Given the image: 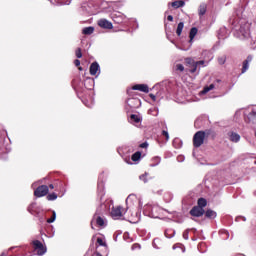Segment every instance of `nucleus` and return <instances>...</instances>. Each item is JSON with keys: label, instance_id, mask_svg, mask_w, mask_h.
Returning a JSON list of instances; mask_svg holds the SVG:
<instances>
[{"label": "nucleus", "instance_id": "4be33fe9", "mask_svg": "<svg viewBox=\"0 0 256 256\" xmlns=\"http://www.w3.org/2000/svg\"><path fill=\"white\" fill-rule=\"evenodd\" d=\"M95 28L93 26L85 27L82 30L83 35H93Z\"/></svg>", "mask_w": 256, "mask_h": 256}, {"label": "nucleus", "instance_id": "473e14b6", "mask_svg": "<svg viewBox=\"0 0 256 256\" xmlns=\"http://www.w3.org/2000/svg\"><path fill=\"white\" fill-rule=\"evenodd\" d=\"M152 161L154 162L153 164H150V167H157V165H159V163H161V158L160 157H154L152 159Z\"/></svg>", "mask_w": 256, "mask_h": 256}, {"label": "nucleus", "instance_id": "c85d7f7f", "mask_svg": "<svg viewBox=\"0 0 256 256\" xmlns=\"http://www.w3.org/2000/svg\"><path fill=\"white\" fill-rule=\"evenodd\" d=\"M198 11H199V15H205V13H207V5L201 4L199 6Z\"/></svg>", "mask_w": 256, "mask_h": 256}, {"label": "nucleus", "instance_id": "7ed1b4c3", "mask_svg": "<svg viewBox=\"0 0 256 256\" xmlns=\"http://www.w3.org/2000/svg\"><path fill=\"white\" fill-rule=\"evenodd\" d=\"M203 143H205V131L196 132L193 137L194 147L199 148Z\"/></svg>", "mask_w": 256, "mask_h": 256}, {"label": "nucleus", "instance_id": "a18cd8bd", "mask_svg": "<svg viewBox=\"0 0 256 256\" xmlns=\"http://www.w3.org/2000/svg\"><path fill=\"white\" fill-rule=\"evenodd\" d=\"M177 161H178V163H183V161H185V156H183V155L177 156Z\"/></svg>", "mask_w": 256, "mask_h": 256}, {"label": "nucleus", "instance_id": "a878e982", "mask_svg": "<svg viewBox=\"0 0 256 256\" xmlns=\"http://www.w3.org/2000/svg\"><path fill=\"white\" fill-rule=\"evenodd\" d=\"M165 237H167V239H173V237H175V230L167 229L165 231Z\"/></svg>", "mask_w": 256, "mask_h": 256}, {"label": "nucleus", "instance_id": "39448f33", "mask_svg": "<svg viewBox=\"0 0 256 256\" xmlns=\"http://www.w3.org/2000/svg\"><path fill=\"white\" fill-rule=\"evenodd\" d=\"M154 89L159 90L156 92V94L150 93L149 97L152 99V101H161L163 97H165V90L161 89L160 85H155Z\"/></svg>", "mask_w": 256, "mask_h": 256}, {"label": "nucleus", "instance_id": "b1692460", "mask_svg": "<svg viewBox=\"0 0 256 256\" xmlns=\"http://www.w3.org/2000/svg\"><path fill=\"white\" fill-rule=\"evenodd\" d=\"M205 215H206L207 219H215V217H217V212L209 209L206 211Z\"/></svg>", "mask_w": 256, "mask_h": 256}, {"label": "nucleus", "instance_id": "13d9d810", "mask_svg": "<svg viewBox=\"0 0 256 256\" xmlns=\"http://www.w3.org/2000/svg\"><path fill=\"white\" fill-rule=\"evenodd\" d=\"M32 187H37V183H33V184H32Z\"/></svg>", "mask_w": 256, "mask_h": 256}, {"label": "nucleus", "instance_id": "a211bd4d", "mask_svg": "<svg viewBox=\"0 0 256 256\" xmlns=\"http://www.w3.org/2000/svg\"><path fill=\"white\" fill-rule=\"evenodd\" d=\"M217 83H221V80L218 79V80L215 81L214 84H210L209 86L204 87V89L201 92V94L205 95V93H209V91H213V89L215 88V85H217Z\"/></svg>", "mask_w": 256, "mask_h": 256}, {"label": "nucleus", "instance_id": "49530a36", "mask_svg": "<svg viewBox=\"0 0 256 256\" xmlns=\"http://www.w3.org/2000/svg\"><path fill=\"white\" fill-rule=\"evenodd\" d=\"M97 243H98V245H100V247L105 246V242H103V239H101V238H97Z\"/></svg>", "mask_w": 256, "mask_h": 256}, {"label": "nucleus", "instance_id": "6ab92c4d", "mask_svg": "<svg viewBox=\"0 0 256 256\" xmlns=\"http://www.w3.org/2000/svg\"><path fill=\"white\" fill-rule=\"evenodd\" d=\"M99 73V63L94 62L90 65V75H97Z\"/></svg>", "mask_w": 256, "mask_h": 256}, {"label": "nucleus", "instance_id": "de8ad7c7", "mask_svg": "<svg viewBox=\"0 0 256 256\" xmlns=\"http://www.w3.org/2000/svg\"><path fill=\"white\" fill-rule=\"evenodd\" d=\"M137 249H141V245L140 244H133L132 245V251H135V250H137Z\"/></svg>", "mask_w": 256, "mask_h": 256}, {"label": "nucleus", "instance_id": "5701e85b", "mask_svg": "<svg viewBox=\"0 0 256 256\" xmlns=\"http://www.w3.org/2000/svg\"><path fill=\"white\" fill-rule=\"evenodd\" d=\"M130 123H141V116L137 114H131Z\"/></svg>", "mask_w": 256, "mask_h": 256}, {"label": "nucleus", "instance_id": "58836bf2", "mask_svg": "<svg viewBox=\"0 0 256 256\" xmlns=\"http://www.w3.org/2000/svg\"><path fill=\"white\" fill-rule=\"evenodd\" d=\"M147 175H149L148 173H144L142 175L139 176L140 181H143V183H147Z\"/></svg>", "mask_w": 256, "mask_h": 256}, {"label": "nucleus", "instance_id": "393cba45", "mask_svg": "<svg viewBox=\"0 0 256 256\" xmlns=\"http://www.w3.org/2000/svg\"><path fill=\"white\" fill-rule=\"evenodd\" d=\"M148 114L152 115L153 117H157L159 115V108L157 107H152L148 110Z\"/></svg>", "mask_w": 256, "mask_h": 256}, {"label": "nucleus", "instance_id": "f03ea898", "mask_svg": "<svg viewBox=\"0 0 256 256\" xmlns=\"http://www.w3.org/2000/svg\"><path fill=\"white\" fill-rule=\"evenodd\" d=\"M143 213L146 217H151L152 219H158L159 213H161V208L155 204H146L144 206Z\"/></svg>", "mask_w": 256, "mask_h": 256}, {"label": "nucleus", "instance_id": "680f3d73", "mask_svg": "<svg viewBox=\"0 0 256 256\" xmlns=\"http://www.w3.org/2000/svg\"><path fill=\"white\" fill-rule=\"evenodd\" d=\"M167 195H169V197H170V199H171V194H167Z\"/></svg>", "mask_w": 256, "mask_h": 256}, {"label": "nucleus", "instance_id": "0e129e2a", "mask_svg": "<svg viewBox=\"0 0 256 256\" xmlns=\"http://www.w3.org/2000/svg\"><path fill=\"white\" fill-rule=\"evenodd\" d=\"M173 249H176L175 245L173 246Z\"/></svg>", "mask_w": 256, "mask_h": 256}, {"label": "nucleus", "instance_id": "aec40b11", "mask_svg": "<svg viewBox=\"0 0 256 256\" xmlns=\"http://www.w3.org/2000/svg\"><path fill=\"white\" fill-rule=\"evenodd\" d=\"M111 205H113V202L107 201L106 203H103L100 205V211H109L111 209Z\"/></svg>", "mask_w": 256, "mask_h": 256}, {"label": "nucleus", "instance_id": "37998d69", "mask_svg": "<svg viewBox=\"0 0 256 256\" xmlns=\"http://www.w3.org/2000/svg\"><path fill=\"white\" fill-rule=\"evenodd\" d=\"M197 65L195 62L192 63V68L190 69V73H195L197 71Z\"/></svg>", "mask_w": 256, "mask_h": 256}, {"label": "nucleus", "instance_id": "864d4df0", "mask_svg": "<svg viewBox=\"0 0 256 256\" xmlns=\"http://www.w3.org/2000/svg\"><path fill=\"white\" fill-rule=\"evenodd\" d=\"M155 241H157V239H155V240L153 241V247H154L155 249H159V247H157V244H155Z\"/></svg>", "mask_w": 256, "mask_h": 256}, {"label": "nucleus", "instance_id": "4d7b16f0", "mask_svg": "<svg viewBox=\"0 0 256 256\" xmlns=\"http://www.w3.org/2000/svg\"><path fill=\"white\" fill-rule=\"evenodd\" d=\"M167 19H168L169 21H173V16L169 15V16L167 17Z\"/></svg>", "mask_w": 256, "mask_h": 256}, {"label": "nucleus", "instance_id": "2eb2a0df", "mask_svg": "<svg viewBox=\"0 0 256 256\" xmlns=\"http://www.w3.org/2000/svg\"><path fill=\"white\" fill-rule=\"evenodd\" d=\"M253 61V56L249 55L243 62L242 73H246L249 70V64Z\"/></svg>", "mask_w": 256, "mask_h": 256}, {"label": "nucleus", "instance_id": "09e8293b", "mask_svg": "<svg viewBox=\"0 0 256 256\" xmlns=\"http://www.w3.org/2000/svg\"><path fill=\"white\" fill-rule=\"evenodd\" d=\"M141 149H147L149 147V144L147 142H144L140 144Z\"/></svg>", "mask_w": 256, "mask_h": 256}, {"label": "nucleus", "instance_id": "9b49d317", "mask_svg": "<svg viewBox=\"0 0 256 256\" xmlns=\"http://www.w3.org/2000/svg\"><path fill=\"white\" fill-rule=\"evenodd\" d=\"M205 214V209L199 207V206H194L191 210H190V215L192 217H203V215Z\"/></svg>", "mask_w": 256, "mask_h": 256}, {"label": "nucleus", "instance_id": "423d86ee", "mask_svg": "<svg viewBox=\"0 0 256 256\" xmlns=\"http://www.w3.org/2000/svg\"><path fill=\"white\" fill-rule=\"evenodd\" d=\"M49 193V186L41 185L34 190L35 197H45Z\"/></svg>", "mask_w": 256, "mask_h": 256}, {"label": "nucleus", "instance_id": "6e6552de", "mask_svg": "<svg viewBox=\"0 0 256 256\" xmlns=\"http://www.w3.org/2000/svg\"><path fill=\"white\" fill-rule=\"evenodd\" d=\"M132 91H141L142 93H149V86H147V84H136L132 86L131 90H128V95H131Z\"/></svg>", "mask_w": 256, "mask_h": 256}, {"label": "nucleus", "instance_id": "e2e57ef3", "mask_svg": "<svg viewBox=\"0 0 256 256\" xmlns=\"http://www.w3.org/2000/svg\"><path fill=\"white\" fill-rule=\"evenodd\" d=\"M96 213H99V209H97V212Z\"/></svg>", "mask_w": 256, "mask_h": 256}, {"label": "nucleus", "instance_id": "052dcab7", "mask_svg": "<svg viewBox=\"0 0 256 256\" xmlns=\"http://www.w3.org/2000/svg\"><path fill=\"white\" fill-rule=\"evenodd\" d=\"M197 123H199V120H196L195 123H194V125H197Z\"/></svg>", "mask_w": 256, "mask_h": 256}, {"label": "nucleus", "instance_id": "4468645a", "mask_svg": "<svg viewBox=\"0 0 256 256\" xmlns=\"http://www.w3.org/2000/svg\"><path fill=\"white\" fill-rule=\"evenodd\" d=\"M98 25L102 29H111L113 27V23L109 22L107 19H100Z\"/></svg>", "mask_w": 256, "mask_h": 256}, {"label": "nucleus", "instance_id": "bb28decb", "mask_svg": "<svg viewBox=\"0 0 256 256\" xmlns=\"http://www.w3.org/2000/svg\"><path fill=\"white\" fill-rule=\"evenodd\" d=\"M183 27H185V24L183 22H180L176 29V34L178 37H180L181 33H183Z\"/></svg>", "mask_w": 256, "mask_h": 256}, {"label": "nucleus", "instance_id": "69168bd1", "mask_svg": "<svg viewBox=\"0 0 256 256\" xmlns=\"http://www.w3.org/2000/svg\"><path fill=\"white\" fill-rule=\"evenodd\" d=\"M167 201H171V199H168Z\"/></svg>", "mask_w": 256, "mask_h": 256}, {"label": "nucleus", "instance_id": "ddd939ff", "mask_svg": "<svg viewBox=\"0 0 256 256\" xmlns=\"http://www.w3.org/2000/svg\"><path fill=\"white\" fill-rule=\"evenodd\" d=\"M72 87L75 89V91H81V89L84 87V82H82L79 78H75L72 81Z\"/></svg>", "mask_w": 256, "mask_h": 256}, {"label": "nucleus", "instance_id": "e433bc0d", "mask_svg": "<svg viewBox=\"0 0 256 256\" xmlns=\"http://www.w3.org/2000/svg\"><path fill=\"white\" fill-rule=\"evenodd\" d=\"M57 199V194L56 193H50L47 195V200L48 201H55Z\"/></svg>", "mask_w": 256, "mask_h": 256}, {"label": "nucleus", "instance_id": "f8f14e48", "mask_svg": "<svg viewBox=\"0 0 256 256\" xmlns=\"http://www.w3.org/2000/svg\"><path fill=\"white\" fill-rule=\"evenodd\" d=\"M127 105H129L131 109H137L138 107H141V100L138 98H130L127 100Z\"/></svg>", "mask_w": 256, "mask_h": 256}, {"label": "nucleus", "instance_id": "c756f323", "mask_svg": "<svg viewBox=\"0 0 256 256\" xmlns=\"http://www.w3.org/2000/svg\"><path fill=\"white\" fill-rule=\"evenodd\" d=\"M198 207H201V209H203V207H207V200L205 198H199Z\"/></svg>", "mask_w": 256, "mask_h": 256}, {"label": "nucleus", "instance_id": "20e7f679", "mask_svg": "<svg viewBox=\"0 0 256 256\" xmlns=\"http://www.w3.org/2000/svg\"><path fill=\"white\" fill-rule=\"evenodd\" d=\"M32 245L34 246V250L36 251L37 255L42 256L47 253V247L43 246V243H41V241L34 240L32 242Z\"/></svg>", "mask_w": 256, "mask_h": 256}, {"label": "nucleus", "instance_id": "0eeeda50", "mask_svg": "<svg viewBox=\"0 0 256 256\" xmlns=\"http://www.w3.org/2000/svg\"><path fill=\"white\" fill-rule=\"evenodd\" d=\"M123 207L121 206H112L111 217L114 219H121L123 217Z\"/></svg>", "mask_w": 256, "mask_h": 256}, {"label": "nucleus", "instance_id": "bf43d9fd", "mask_svg": "<svg viewBox=\"0 0 256 256\" xmlns=\"http://www.w3.org/2000/svg\"><path fill=\"white\" fill-rule=\"evenodd\" d=\"M70 4H71V1L65 3V5H70Z\"/></svg>", "mask_w": 256, "mask_h": 256}, {"label": "nucleus", "instance_id": "cd10ccee", "mask_svg": "<svg viewBox=\"0 0 256 256\" xmlns=\"http://www.w3.org/2000/svg\"><path fill=\"white\" fill-rule=\"evenodd\" d=\"M248 119L256 125V112L252 111L248 114Z\"/></svg>", "mask_w": 256, "mask_h": 256}, {"label": "nucleus", "instance_id": "3c124183", "mask_svg": "<svg viewBox=\"0 0 256 256\" xmlns=\"http://www.w3.org/2000/svg\"><path fill=\"white\" fill-rule=\"evenodd\" d=\"M74 65H75L76 67H79V65H81V61H79V59H76V60L74 61Z\"/></svg>", "mask_w": 256, "mask_h": 256}, {"label": "nucleus", "instance_id": "79ce46f5", "mask_svg": "<svg viewBox=\"0 0 256 256\" xmlns=\"http://www.w3.org/2000/svg\"><path fill=\"white\" fill-rule=\"evenodd\" d=\"M76 57L77 59H81V57H83V54L81 53V48H78L76 50Z\"/></svg>", "mask_w": 256, "mask_h": 256}, {"label": "nucleus", "instance_id": "f3484780", "mask_svg": "<svg viewBox=\"0 0 256 256\" xmlns=\"http://www.w3.org/2000/svg\"><path fill=\"white\" fill-rule=\"evenodd\" d=\"M228 137L233 143H239V141H241V136L235 132L228 133Z\"/></svg>", "mask_w": 256, "mask_h": 256}, {"label": "nucleus", "instance_id": "7c9ffc66", "mask_svg": "<svg viewBox=\"0 0 256 256\" xmlns=\"http://www.w3.org/2000/svg\"><path fill=\"white\" fill-rule=\"evenodd\" d=\"M197 28L196 27H193V28H191V30H190V35H189V37H190V42L191 41H193V39H195V35H197Z\"/></svg>", "mask_w": 256, "mask_h": 256}, {"label": "nucleus", "instance_id": "f257e3e1", "mask_svg": "<svg viewBox=\"0 0 256 256\" xmlns=\"http://www.w3.org/2000/svg\"><path fill=\"white\" fill-rule=\"evenodd\" d=\"M133 201H137V197L133 194H130L126 198V211L125 213L130 214V223H139L141 221V213L131 210V205H133Z\"/></svg>", "mask_w": 256, "mask_h": 256}, {"label": "nucleus", "instance_id": "72a5a7b5", "mask_svg": "<svg viewBox=\"0 0 256 256\" xmlns=\"http://www.w3.org/2000/svg\"><path fill=\"white\" fill-rule=\"evenodd\" d=\"M220 235L222 239L226 241V239H229V231L227 230H220Z\"/></svg>", "mask_w": 256, "mask_h": 256}, {"label": "nucleus", "instance_id": "6e6d98bb", "mask_svg": "<svg viewBox=\"0 0 256 256\" xmlns=\"http://www.w3.org/2000/svg\"><path fill=\"white\" fill-rule=\"evenodd\" d=\"M48 189H55V186H54L53 184H50V185L48 186Z\"/></svg>", "mask_w": 256, "mask_h": 256}, {"label": "nucleus", "instance_id": "dca6fc26", "mask_svg": "<svg viewBox=\"0 0 256 256\" xmlns=\"http://www.w3.org/2000/svg\"><path fill=\"white\" fill-rule=\"evenodd\" d=\"M84 87L88 90L93 89V87H95V80L93 78H86L84 80Z\"/></svg>", "mask_w": 256, "mask_h": 256}, {"label": "nucleus", "instance_id": "8fccbe9b", "mask_svg": "<svg viewBox=\"0 0 256 256\" xmlns=\"http://www.w3.org/2000/svg\"><path fill=\"white\" fill-rule=\"evenodd\" d=\"M197 66L199 65H205V61L203 60H200V61H197V62H194Z\"/></svg>", "mask_w": 256, "mask_h": 256}, {"label": "nucleus", "instance_id": "9d476101", "mask_svg": "<svg viewBox=\"0 0 256 256\" xmlns=\"http://www.w3.org/2000/svg\"><path fill=\"white\" fill-rule=\"evenodd\" d=\"M93 223H96V225H98V227H105V219H103L101 216L97 215V212L95 213V215L93 216V219L91 221V228L95 229V227H93Z\"/></svg>", "mask_w": 256, "mask_h": 256}, {"label": "nucleus", "instance_id": "f704fd0d", "mask_svg": "<svg viewBox=\"0 0 256 256\" xmlns=\"http://www.w3.org/2000/svg\"><path fill=\"white\" fill-rule=\"evenodd\" d=\"M56 219H57V213L55 211H52V217L47 219V223H55Z\"/></svg>", "mask_w": 256, "mask_h": 256}, {"label": "nucleus", "instance_id": "412c9836", "mask_svg": "<svg viewBox=\"0 0 256 256\" xmlns=\"http://www.w3.org/2000/svg\"><path fill=\"white\" fill-rule=\"evenodd\" d=\"M172 7H174V9H179V7H185V1L176 0V1L172 2Z\"/></svg>", "mask_w": 256, "mask_h": 256}, {"label": "nucleus", "instance_id": "c03bdc74", "mask_svg": "<svg viewBox=\"0 0 256 256\" xmlns=\"http://www.w3.org/2000/svg\"><path fill=\"white\" fill-rule=\"evenodd\" d=\"M183 239H185L186 241L189 240V230H185L183 232Z\"/></svg>", "mask_w": 256, "mask_h": 256}, {"label": "nucleus", "instance_id": "a19ab883", "mask_svg": "<svg viewBox=\"0 0 256 256\" xmlns=\"http://www.w3.org/2000/svg\"><path fill=\"white\" fill-rule=\"evenodd\" d=\"M162 136L165 137L166 141H169V132L167 130L162 131Z\"/></svg>", "mask_w": 256, "mask_h": 256}, {"label": "nucleus", "instance_id": "5fc2aeb1", "mask_svg": "<svg viewBox=\"0 0 256 256\" xmlns=\"http://www.w3.org/2000/svg\"><path fill=\"white\" fill-rule=\"evenodd\" d=\"M33 205H35V204H31V205L28 207L29 213H31V209H33Z\"/></svg>", "mask_w": 256, "mask_h": 256}, {"label": "nucleus", "instance_id": "ea45409f", "mask_svg": "<svg viewBox=\"0 0 256 256\" xmlns=\"http://www.w3.org/2000/svg\"><path fill=\"white\" fill-rule=\"evenodd\" d=\"M235 221L237 223L241 222V221H247V218H245V216H237Z\"/></svg>", "mask_w": 256, "mask_h": 256}, {"label": "nucleus", "instance_id": "c9c22d12", "mask_svg": "<svg viewBox=\"0 0 256 256\" xmlns=\"http://www.w3.org/2000/svg\"><path fill=\"white\" fill-rule=\"evenodd\" d=\"M175 71H180V73H183V71H185V66H183V64H176Z\"/></svg>", "mask_w": 256, "mask_h": 256}, {"label": "nucleus", "instance_id": "4c0bfd02", "mask_svg": "<svg viewBox=\"0 0 256 256\" xmlns=\"http://www.w3.org/2000/svg\"><path fill=\"white\" fill-rule=\"evenodd\" d=\"M227 61V57L221 56L218 58L219 65H225V62Z\"/></svg>", "mask_w": 256, "mask_h": 256}, {"label": "nucleus", "instance_id": "603ef678", "mask_svg": "<svg viewBox=\"0 0 256 256\" xmlns=\"http://www.w3.org/2000/svg\"><path fill=\"white\" fill-rule=\"evenodd\" d=\"M84 105H86V107H93V102H91L90 104H88L87 102L83 101Z\"/></svg>", "mask_w": 256, "mask_h": 256}, {"label": "nucleus", "instance_id": "1a4fd4ad", "mask_svg": "<svg viewBox=\"0 0 256 256\" xmlns=\"http://www.w3.org/2000/svg\"><path fill=\"white\" fill-rule=\"evenodd\" d=\"M103 175L99 176L98 182V197H100V201H103V197H105V183L101 180Z\"/></svg>", "mask_w": 256, "mask_h": 256}, {"label": "nucleus", "instance_id": "2f4dec72", "mask_svg": "<svg viewBox=\"0 0 256 256\" xmlns=\"http://www.w3.org/2000/svg\"><path fill=\"white\" fill-rule=\"evenodd\" d=\"M132 161L137 162L139 159H141V152L137 151L134 153L131 157Z\"/></svg>", "mask_w": 256, "mask_h": 256}]
</instances>
